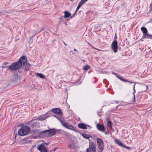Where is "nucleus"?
I'll use <instances>...</instances> for the list:
<instances>
[{
  "mask_svg": "<svg viewBox=\"0 0 152 152\" xmlns=\"http://www.w3.org/2000/svg\"><path fill=\"white\" fill-rule=\"evenodd\" d=\"M25 56H23L20 59L15 63L12 64L8 66L9 69L11 70H15L20 69L22 65H25L26 62Z\"/></svg>",
  "mask_w": 152,
  "mask_h": 152,
  "instance_id": "nucleus-1",
  "label": "nucleus"
},
{
  "mask_svg": "<svg viewBox=\"0 0 152 152\" xmlns=\"http://www.w3.org/2000/svg\"><path fill=\"white\" fill-rule=\"evenodd\" d=\"M30 130L29 127L27 126H23L18 131V134L19 135L23 136L27 135Z\"/></svg>",
  "mask_w": 152,
  "mask_h": 152,
  "instance_id": "nucleus-2",
  "label": "nucleus"
},
{
  "mask_svg": "<svg viewBox=\"0 0 152 152\" xmlns=\"http://www.w3.org/2000/svg\"><path fill=\"white\" fill-rule=\"evenodd\" d=\"M96 142L99 148L98 149L99 152H102L103 150L104 146V142L101 139L99 138H97L96 139Z\"/></svg>",
  "mask_w": 152,
  "mask_h": 152,
  "instance_id": "nucleus-3",
  "label": "nucleus"
},
{
  "mask_svg": "<svg viewBox=\"0 0 152 152\" xmlns=\"http://www.w3.org/2000/svg\"><path fill=\"white\" fill-rule=\"evenodd\" d=\"M86 152H96L95 145L93 142L90 143L89 148L86 150Z\"/></svg>",
  "mask_w": 152,
  "mask_h": 152,
  "instance_id": "nucleus-4",
  "label": "nucleus"
},
{
  "mask_svg": "<svg viewBox=\"0 0 152 152\" xmlns=\"http://www.w3.org/2000/svg\"><path fill=\"white\" fill-rule=\"evenodd\" d=\"M42 132L45 133L47 136H50L55 134L56 133V131L54 129H51L50 130H46Z\"/></svg>",
  "mask_w": 152,
  "mask_h": 152,
  "instance_id": "nucleus-5",
  "label": "nucleus"
},
{
  "mask_svg": "<svg viewBox=\"0 0 152 152\" xmlns=\"http://www.w3.org/2000/svg\"><path fill=\"white\" fill-rule=\"evenodd\" d=\"M111 47L114 53H116L118 50V42L114 40L112 43Z\"/></svg>",
  "mask_w": 152,
  "mask_h": 152,
  "instance_id": "nucleus-6",
  "label": "nucleus"
},
{
  "mask_svg": "<svg viewBox=\"0 0 152 152\" xmlns=\"http://www.w3.org/2000/svg\"><path fill=\"white\" fill-rule=\"evenodd\" d=\"M37 148L41 152H47V150L44 144L39 145L37 146Z\"/></svg>",
  "mask_w": 152,
  "mask_h": 152,
  "instance_id": "nucleus-7",
  "label": "nucleus"
},
{
  "mask_svg": "<svg viewBox=\"0 0 152 152\" xmlns=\"http://www.w3.org/2000/svg\"><path fill=\"white\" fill-rule=\"evenodd\" d=\"M78 127L83 129H86L88 128H90L91 127L88 125H86L83 123L79 124L78 125Z\"/></svg>",
  "mask_w": 152,
  "mask_h": 152,
  "instance_id": "nucleus-8",
  "label": "nucleus"
},
{
  "mask_svg": "<svg viewBox=\"0 0 152 152\" xmlns=\"http://www.w3.org/2000/svg\"><path fill=\"white\" fill-rule=\"evenodd\" d=\"M53 113L59 114V115L61 116L62 115V113H61V110L58 108H53L51 110Z\"/></svg>",
  "mask_w": 152,
  "mask_h": 152,
  "instance_id": "nucleus-9",
  "label": "nucleus"
},
{
  "mask_svg": "<svg viewBox=\"0 0 152 152\" xmlns=\"http://www.w3.org/2000/svg\"><path fill=\"white\" fill-rule=\"evenodd\" d=\"M96 127L98 130L102 132H104L105 129L104 125H102L100 124H97L96 125Z\"/></svg>",
  "mask_w": 152,
  "mask_h": 152,
  "instance_id": "nucleus-10",
  "label": "nucleus"
},
{
  "mask_svg": "<svg viewBox=\"0 0 152 152\" xmlns=\"http://www.w3.org/2000/svg\"><path fill=\"white\" fill-rule=\"evenodd\" d=\"M48 117V116L46 115H44L39 116L36 119L38 120L42 121L45 120Z\"/></svg>",
  "mask_w": 152,
  "mask_h": 152,
  "instance_id": "nucleus-11",
  "label": "nucleus"
},
{
  "mask_svg": "<svg viewBox=\"0 0 152 152\" xmlns=\"http://www.w3.org/2000/svg\"><path fill=\"white\" fill-rule=\"evenodd\" d=\"M64 17L65 18L69 17L71 15L69 12L67 11L64 12Z\"/></svg>",
  "mask_w": 152,
  "mask_h": 152,
  "instance_id": "nucleus-12",
  "label": "nucleus"
},
{
  "mask_svg": "<svg viewBox=\"0 0 152 152\" xmlns=\"http://www.w3.org/2000/svg\"><path fill=\"white\" fill-rule=\"evenodd\" d=\"M36 75L37 77H39L42 79H44L45 78V76L41 73H36Z\"/></svg>",
  "mask_w": 152,
  "mask_h": 152,
  "instance_id": "nucleus-13",
  "label": "nucleus"
},
{
  "mask_svg": "<svg viewBox=\"0 0 152 152\" xmlns=\"http://www.w3.org/2000/svg\"><path fill=\"white\" fill-rule=\"evenodd\" d=\"M152 37V35H149L146 33V34H143L142 38L144 39L146 38H150Z\"/></svg>",
  "mask_w": 152,
  "mask_h": 152,
  "instance_id": "nucleus-14",
  "label": "nucleus"
},
{
  "mask_svg": "<svg viewBox=\"0 0 152 152\" xmlns=\"http://www.w3.org/2000/svg\"><path fill=\"white\" fill-rule=\"evenodd\" d=\"M141 29L143 33V34H146L147 33L148 30L145 27H142L141 28Z\"/></svg>",
  "mask_w": 152,
  "mask_h": 152,
  "instance_id": "nucleus-15",
  "label": "nucleus"
},
{
  "mask_svg": "<svg viewBox=\"0 0 152 152\" xmlns=\"http://www.w3.org/2000/svg\"><path fill=\"white\" fill-rule=\"evenodd\" d=\"M114 141L119 146H123V145L122 144V143L121 141L118 140L117 139L115 140Z\"/></svg>",
  "mask_w": 152,
  "mask_h": 152,
  "instance_id": "nucleus-16",
  "label": "nucleus"
},
{
  "mask_svg": "<svg viewBox=\"0 0 152 152\" xmlns=\"http://www.w3.org/2000/svg\"><path fill=\"white\" fill-rule=\"evenodd\" d=\"M82 135L86 139H88L90 137H91V135L86 134H82Z\"/></svg>",
  "mask_w": 152,
  "mask_h": 152,
  "instance_id": "nucleus-17",
  "label": "nucleus"
},
{
  "mask_svg": "<svg viewBox=\"0 0 152 152\" xmlns=\"http://www.w3.org/2000/svg\"><path fill=\"white\" fill-rule=\"evenodd\" d=\"M128 82L129 83H134L135 84L133 86L134 92L133 93V94L134 95V101H135V94H134V93L135 92V84L136 83L135 82H132L131 81H129V82Z\"/></svg>",
  "mask_w": 152,
  "mask_h": 152,
  "instance_id": "nucleus-18",
  "label": "nucleus"
},
{
  "mask_svg": "<svg viewBox=\"0 0 152 152\" xmlns=\"http://www.w3.org/2000/svg\"><path fill=\"white\" fill-rule=\"evenodd\" d=\"M66 128L70 129H73V126L72 125H71L68 124ZM74 130H76L75 129H74Z\"/></svg>",
  "mask_w": 152,
  "mask_h": 152,
  "instance_id": "nucleus-19",
  "label": "nucleus"
},
{
  "mask_svg": "<svg viewBox=\"0 0 152 152\" xmlns=\"http://www.w3.org/2000/svg\"><path fill=\"white\" fill-rule=\"evenodd\" d=\"M107 125L108 127L109 128H112V123L111 122V121H108Z\"/></svg>",
  "mask_w": 152,
  "mask_h": 152,
  "instance_id": "nucleus-20",
  "label": "nucleus"
},
{
  "mask_svg": "<svg viewBox=\"0 0 152 152\" xmlns=\"http://www.w3.org/2000/svg\"><path fill=\"white\" fill-rule=\"evenodd\" d=\"M89 68L90 66L88 65L84 66L83 67V69L86 70H87Z\"/></svg>",
  "mask_w": 152,
  "mask_h": 152,
  "instance_id": "nucleus-21",
  "label": "nucleus"
},
{
  "mask_svg": "<svg viewBox=\"0 0 152 152\" xmlns=\"http://www.w3.org/2000/svg\"><path fill=\"white\" fill-rule=\"evenodd\" d=\"M62 124L64 127L66 128L68 124L65 122H63L62 123Z\"/></svg>",
  "mask_w": 152,
  "mask_h": 152,
  "instance_id": "nucleus-22",
  "label": "nucleus"
},
{
  "mask_svg": "<svg viewBox=\"0 0 152 152\" xmlns=\"http://www.w3.org/2000/svg\"><path fill=\"white\" fill-rule=\"evenodd\" d=\"M74 147V145H68V147L70 149H72Z\"/></svg>",
  "mask_w": 152,
  "mask_h": 152,
  "instance_id": "nucleus-23",
  "label": "nucleus"
},
{
  "mask_svg": "<svg viewBox=\"0 0 152 152\" xmlns=\"http://www.w3.org/2000/svg\"><path fill=\"white\" fill-rule=\"evenodd\" d=\"M123 147H124V148H126L127 149H130V148L129 147H128V146H125L124 145H123Z\"/></svg>",
  "mask_w": 152,
  "mask_h": 152,
  "instance_id": "nucleus-24",
  "label": "nucleus"
},
{
  "mask_svg": "<svg viewBox=\"0 0 152 152\" xmlns=\"http://www.w3.org/2000/svg\"><path fill=\"white\" fill-rule=\"evenodd\" d=\"M144 87H146V89L145 91L148 89V87L147 85H144V86H143V88H144Z\"/></svg>",
  "mask_w": 152,
  "mask_h": 152,
  "instance_id": "nucleus-25",
  "label": "nucleus"
},
{
  "mask_svg": "<svg viewBox=\"0 0 152 152\" xmlns=\"http://www.w3.org/2000/svg\"><path fill=\"white\" fill-rule=\"evenodd\" d=\"M117 77H118V78H119V79H120L121 80L123 81H124V79L122 78H121V77H118L117 76Z\"/></svg>",
  "mask_w": 152,
  "mask_h": 152,
  "instance_id": "nucleus-26",
  "label": "nucleus"
},
{
  "mask_svg": "<svg viewBox=\"0 0 152 152\" xmlns=\"http://www.w3.org/2000/svg\"><path fill=\"white\" fill-rule=\"evenodd\" d=\"M42 144H44V145H45V144H46V145H48L49 143H43Z\"/></svg>",
  "mask_w": 152,
  "mask_h": 152,
  "instance_id": "nucleus-27",
  "label": "nucleus"
},
{
  "mask_svg": "<svg viewBox=\"0 0 152 152\" xmlns=\"http://www.w3.org/2000/svg\"><path fill=\"white\" fill-rule=\"evenodd\" d=\"M8 67V66H1V67L2 68H5V67Z\"/></svg>",
  "mask_w": 152,
  "mask_h": 152,
  "instance_id": "nucleus-28",
  "label": "nucleus"
},
{
  "mask_svg": "<svg viewBox=\"0 0 152 152\" xmlns=\"http://www.w3.org/2000/svg\"><path fill=\"white\" fill-rule=\"evenodd\" d=\"M124 82H129V81L127 80H126V79H124Z\"/></svg>",
  "mask_w": 152,
  "mask_h": 152,
  "instance_id": "nucleus-29",
  "label": "nucleus"
},
{
  "mask_svg": "<svg viewBox=\"0 0 152 152\" xmlns=\"http://www.w3.org/2000/svg\"><path fill=\"white\" fill-rule=\"evenodd\" d=\"M104 132V133L106 134H108V133L106 131H105V132Z\"/></svg>",
  "mask_w": 152,
  "mask_h": 152,
  "instance_id": "nucleus-30",
  "label": "nucleus"
},
{
  "mask_svg": "<svg viewBox=\"0 0 152 152\" xmlns=\"http://www.w3.org/2000/svg\"><path fill=\"white\" fill-rule=\"evenodd\" d=\"M150 11H151L152 10V7H150Z\"/></svg>",
  "mask_w": 152,
  "mask_h": 152,
  "instance_id": "nucleus-31",
  "label": "nucleus"
},
{
  "mask_svg": "<svg viewBox=\"0 0 152 152\" xmlns=\"http://www.w3.org/2000/svg\"><path fill=\"white\" fill-rule=\"evenodd\" d=\"M150 6L151 7H152V2L150 4Z\"/></svg>",
  "mask_w": 152,
  "mask_h": 152,
  "instance_id": "nucleus-32",
  "label": "nucleus"
},
{
  "mask_svg": "<svg viewBox=\"0 0 152 152\" xmlns=\"http://www.w3.org/2000/svg\"><path fill=\"white\" fill-rule=\"evenodd\" d=\"M63 43L65 45H67V44L64 42H63Z\"/></svg>",
  "mask_w": 152,
  "mask_h": 152,
  "instance_id": "nucleus-33",
  "label": "nucleus"
},
{
  "mask_svg": "<svg viewBox=\"0 0 152 152\" xmlns=\"http://www.w3.org/2000/svg\"><path fill=\"white\" fill-rule=\"evenodd\" d=\"M14 76L15 77V78H17V76L16 75H14Z\"/></svg>",
  "mask_w": 152,
  "mask_h": 152,
  "instance_id": "nucleus-34",
  "label": "nucleus"
},
{
  "mask_svg": "<svg viewBox=\"0 0 152 152\" xmlns=\"http://www.w3.org/2000/svg\"><path fill=\"white\" fill-rule=\"evenodd\" d=\"M74 50L75 51H77V50H76V49H74Z\"/></svg>",
  "mask_w": 152,
  "mask_h": 152,
  "instance_id": "nucleus-35",
  "label": "nucleus"
},
{
  "mask_svg": "<svg viewBox=\"0 0 152 152\" xmlns=\"http://www.w3.org/2000/svg\"><path fill=\"white\" fill-rule=\"evenodd\" d=\"M62 18H63L62 17L60 18V19H62Z\"/></svg>",
  "mask_w": 152,
  "mask_h": 152,
  "instance_id": "nucleus-36",
  "label": "nucleus"
},
{
  "mask_svg": "<svg viewBox=\"0 0 152 152\" xmlns=\"http://www.w3.org/2000/svg\"><path fill=\"white\" fill-rule=\"evenodd\" d=\"M16 135H15V138H16Z\"/></svg>",
  "mask_w": 152,
  "mask_h": 152,
  "instance_id": "nucleus-37",
  "label": "nucleus"
},
{
  "mask_svg": "<svg viewBox=\"0 0 152 152\" xmlns=\"http://www.w3.org/2000/svg\"><path fill=\"white\" fill-rule=\"evenodd\" d=\"M116 36L115 37V39L116 38Z\"/></svg>",
  "mask_w": 152,
  "mask_h": 152,
  "instance_id": "nucleus-38",
  "label": "nucleus"
}]
</instances>
